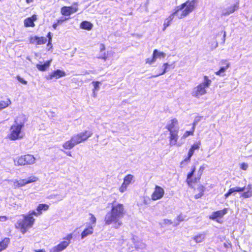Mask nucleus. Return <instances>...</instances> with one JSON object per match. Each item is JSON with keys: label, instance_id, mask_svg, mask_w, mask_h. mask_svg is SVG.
I'll list each match as a JSON object with an SVG mask.
<instances>
[{"label": "nucleus", "instance_id": "4468645a", "mask_svg": "<svg viewBox=\"0 0 252 252\" xmlns=\"http://www.w3.org/2000/svg\"><path fill=\"white\" fill-rule=\"evenodd\" d=\"M178 120L174 118L170 120L167 124L166 128L170 132L175 131L176 130L179 131V128L178 126Z\"/></svg>", "mask_w": 252, "mask_h": 252}, {"label": "nucleus", "instance_id": "e2e57ef3", "mask_svg": "<svg viewBox=\"0 0 252 252\" xmlns=\"http://www.w3.org/2000/svg\"><path fill=\"white\" fill-rule=\"evenodd\" d=\"M96 91H94V90H93V94H92V96L94 97H96V96H97V93H96Z\"/></svg>", "mask_w": 252, "mask_h": 252}, {"label": "nucleus", "instance_id": "0eeeda50", "mask_svg": "<svg viewBox=\"0 0 252 252\" xmlns=\"http://www.w3.org/2000/svg\"><path fill=\"white\" fill-rule=\"evenodd\" d=\"M135 243V238L130 239L122 240L120 242L121 248L120 252H132L134 250V244Z\"/></svg>", "mask_w": 252, "mask_h": 252}, {"label": "nucleus", "instance_id": "864d4df0", "mask_svg": "<svg viewBox=\"0 0 252 252\" xmlns=\"http://www.w3.org/2000/svg\"><path fill=\"white\" fill-rule=\"evenodd\" d=\"M197 189L199 192L203 193L204 191V187L202 185H200L198 186Z\"/></svg>", "mask_w": 252, "mask_h": 252}, {"label": "nucleus", "instance_id": "f3484780", "mask_svg": "<svg viewBox=\"0 0 252 252\" xmlns=\"http://www.w3.org/2000/svg\"><path fill=\"white\" fill-rule=\"evenodd\" d=\"M70 242L63 241L59 244L58 245L54 247L51 250L50 252H60L64 250L69 245Z\"/></svg>", "mask_w": 252, "mask_h": 252}, {"label": "nucleus", "instance_id": "6e6d98bb", "mask_svg": "<svg viewBox=\"0 0 252 252\" xmlns=\"http://www.w3.org/2000/svg\"><path fill=\"white\" fill-rule=\"evenodd\" d=\"M67 19V18H64L63 17H62L60 19L57 20V22L60 24L61 23H63Z\"/></svg>", "mask_w": 252, "mask_h": 252}, {"label": "nucleus", "instance_id": "423d86ee", "mask_svg": "<svg viewBox=\"0 0 252 252\" xmlns=\"http://www.w3.org/2000/svg\"><path fill=\"white\" fill-rule=\"evenodd\" d=\"M38 181V178L34 175H31L25 179H14L8 180L9 182L13 183L14 189L22 188L28 184L33 183Z\"/></svg>", "mask_w": 252, "mask_h": 252}, {"label": "nucleus", "instance_id": "bb28decb", "mask_svg": "<svg viewBox=\"0 0 252 252\" xmlns=\"http://www.w3.org/2000/svg\"><path fill=\"white\" fill-rule=\"evenodd\" d=\"M93 27V25L90 22L83 21L80 24V28L82 29L86 30L88 31L91 30Z\"/></svg>", "mask_w": 252, "mask_h": 252}, {"label": "nucleus", "instance_id": "e433bc0d", "mask_svg": "<svg viewBox=\"0 0 252 252\" xmlns=\"http://www.w3.org/2000/svg\"><path fill=\"white\" fill-rule=\"evenodd\" d=\"M49 205L46 204H39L36 209L37 211H39V214H42V211H47L49 209Z\"/></svg>", "mask_w": 252, "mask_h": 252}, {"label": "nucleus", "instance_id": "cd10ccee", "mask_svg": "<svg viewBox=\"0 0 252 252\" xmlns=\"http://www.w3.org/2000/svg\"><path fill=\"white\" fill-rule=\"evenodd\" d=\"M14 162L16 166L25 165V162L23 156L15 158L14 159Z\"/></svg>", "mask_w": 252, "mask_h": 252}, {"label": "nucleus", "instance_id": "a19ab883", "mask_svg": "<svg viewBox=\"0 0 252 252\" xmlns=\"http://www.w3.org/2000/svg\"><path fill=\"white\" fill-rule=\"evenodd\" d=\"M190 160V158L189 157H186L183 161H182L180 163V167L181 168H183L185 167Z\"/></svg>", "mask_w": 252, "mask_h": 252}, {"label": "nucleus", "instance_id": "ddd939ff", "mask_svg": "<svg viewBox=\"0 0 252 252\" xmlns=\"http://www.w3.org/2000/svg\"><path fill=\"white\" fill-rule=\"evenodd\" d=\"M66 75V73L64 71L57 69L46 76V79L48 80H52L53 78L58 79L61 77H64Z\"/></svg>", "mask_w": 252, "mask_h": 252}, {"label": "nucleus", "instance_id": "a211bd4d", "mask_svg": "<svg viewBox=\"0 0 252 252\" xmlns=\"http://www.w3.org/2000/svg\"><path fill=\"white\" fill-rule=\"evenodd\" d=\"M227 209L225 208L222 210L217 211L216 212H214L212 213L211 215L210 216L209 218L212 220H217V219L218 218H222L224 215L227 214Z\"/></svg>", "mask_w": 252, "mask_h": 252}, {"label": "nucleus", "instance_id": "052dcab7", "mask_svg": "<svg viewBox=\"0 0 252 252\" xmlns=\"http://www.w3.org/2000/svg\"><path fill=\"white\" fill-rule=\"evenodd\" d=\"M60 24L58 23L57 22V23H54L53 25V28L55 30L57 29V27H58V26Z\"/></svg>", "mask_w": 252, "mask_h": 252}, {"label": "nucleus", "instance_id": "774afa93", "mask_svg": "<svg viewBox=\"0 0 252 252\" xmlns=\"http://www.w3.org/2000/svg\"><path fill=\"white\" fill-rule=\"evenodd\" d=\"M35 251L36 252H45V250H44V249L38 250H35Z\"/></svg>", "mask_w": 252, "mask_h": 252}, {"label": "nucleus", "instance_id": "aec40b11", "mask_svg": "<svg viewBox=\"0 0 252 252\" xmlns=\"http://www.w3.org/2000/svg\"><path fill=\"white\" fill-rule=\"evenodd\" d=\"M51 62L52 60L46 61L43 64H42V63L40 62V63L36 65V67L39 71H45L49 68L51 65Z\"/></svg>", "mask_w": 252, "mask_h": 252}, {"label": "nucleus", "instance_id": "58836bf2", "mask_svg": "<svg viewBox=\"0 0 252 252\" xmlns=\"http://www.w3.org/2000/svg\"><path fill=\"white\" fill-rule=\"evenodd\" d=\"M24 25L26 27H34V24L33 22L32 21V19L28 18L25 20Z\"/></svg>", "mask_w": 252, "mask_h": 252}, {"label": "nucleus", "instance_id": "c85d7f7f", "mask_svg": "<svg viewBox=\"0 0 252 252\" xmlns=\"http://www.w3.org/2000/svg\"><path fill=\"white\" fill-rule=\"evenodd\" d=\"M153 55L157 61V59L164 58L166 56V54L164 52H159L158 50L155 49L153 51Z\"/></svg>", "mask_w": 252, "mask_h": 252}, {"label": "nucleus", "instance_id": "09e8293b", "mask_svg": "<svg viewBox=\"0 0 252 252\" xmlns=\"http://www.w3.org/2000/svg\"><path fill=\"white\" fill-rule=\"evenodd\" d=\"M39 211H37V210L36 211H32L29 212L28 215H31L32 217L33 215H34L35 216H38L41 214H39Z\"/></svg>", "mask_w": 252, "mask_h": 252}, {"label": "nucleus", "instance_id": "5701e85b", "mask_svg": "<svg viewBox=\"0 0 252 252\" xmlns=\"http://www.w3.org/2000/svg\"><path fill=\"white\" fill-rule=\"evenodd\" d=\"M175 16H176V14H174V12H173L168 18H167L164 20L163 31L165 30L166 28L170 25L171 23L174 18Z\"/></svg>", "mask_w": 252, "mask_h": 252}, {"label": "nucleus", "instance_id": "5fc2aeb1", "mask_svg": "<svg viewBox=\"0 0 252 252\" xmlns=\"http://www.w3.org/2000/svg\"><path fill=\"white\" fill-rule=\"evenodd\" d=\"M163 223L165 224H171L172 223V222L171 220L168 219H164L163 220Z\"/></svg>", "mask_w": 252, "mask_h": 252}, {"label": "nucleus", "instance_id": "ea45409f", "mask_svg": "<svg viewBox=\"0 0 252 252\" xmlns=\"http://www.w3.org/2000/svg\"><path fill=\"white\" fill-rule=\"evenodd\" d=\"M168 66L169 64L168 63H164L162 65V71L158 74L152 76V77H157L158 76L164 74L166 72Z\"/></svg>", "mask_w": 252, "mask_h": 252}, {"label": "nucleus", "instance_id": "72a5a7b5", "mask_svg": "<svg viewBox=\"0 0 252 252\" xmlns=\"http://www.w3.org/2000/svg\"><path fill=\"white\" fill-rule=\"evenodd\" d=\"M134 176L132 175L128 174L126 175L124 179L123 184L128 186L133 180Z\"/></svg>", "mask_w": 252, "mask_h": 252}, {"label": "nucleus", "instance_id": "473e14b6", "mask_svg": "<svg viewBox=\"0 0 252 252\" xmlns=\"http://www.w3.org/2000/svg\"><path fill=\"white\" fill-rule=\"evenodd\" d=\"M9 243V239L5 238L0 243V252L5 249Z\"/></svg>", "mask_w": 252, "mask_h": 252}, {"label": "nucleus", "instance_id": "603ef678", "mask_svg": "<svg viewBox=\"0 0 252 252\" xmlns=\"http://www.w3.org/2000/svg\"><path fill=\"white\" fill-rule=\"evenodd\" d=\"M248 167L247 163L243 162L241 164V168L244 170H246Z\"/></svg>", "mask_w": 252, "mask_h": 252}, {"label": "nucleus", "instance_id": "20e7f679", "mask_svg": "<svg viewBox=\"0 0 252 252\" xmlns=\"http://www.w3.org/2000/svg\"><path fill=\"white\" fill-rule=\"evenodd\" d=\"M211 82V80L208 77L205 76L203 81L192 89V95L196 98H199L201 96L207 93V89L210 87Z\"/></svg>", "mask_w": 252, "mask_h": 252}, {"label": "nucleus", "instance_id": "39448f33", "mask_svg": "<svg viewBox=\"0 0 252 252\" xmlns=\"http://www.w3.org/2000/svg\"><path fill=\"white\" fill-rule=\"evenodd\" d=\"M23 219L19 220L16 224V227L20 229L23 234H25L27 230L31 228L34 222V219L31 215H23Z\"/></svg>", "mask_w": 252, "mask_h": 252}, {"label": "nucleus", "instance_id": "f8f14e48", "mask_svg": "<svg viewBox=\"0 0 252 252\" xmlns=\"http://www.w3.org/2000/svg\"><path fill=\"white\" fill-rule=\"evenodd\" d=\"M179 131L177 130L175 131L169 132V144L171 146H173L177 145L178 146H180L182 145V143H177L178 139V133Z\"/></svg>", "mask_w": 252, "mask_h": 252}, {"label": "nucleus", "instance_id": "dca6fc26", "mask_svg": "<svg viewBox=\"0 0 252 252\" xmlns=\"http://www.w3.org/2000/svg\"><path fill=\"white\" fill-rule=\"evenodd\" d=\"M30 43L35 45H42L47 42V39L45 37H37L36 36L30 37Z\"/></svg>", "mask_w": 252, "mask_h": 252}, {"label": "nucleus", "instance_id": "bf43d9fd", "mask_svg": "<svg viewBox=\"0 0 252 252\" xmlns=\"http://www.w3.org/2000/svg\"><path fill=\"white\" fill-rule=\"evenodd\" d=\"M231 194H232L231 192L229 190L225 194L224 196H225V198H227Z\"/></svg>", "mask_w": 252, "mask_h": 252}, {"label": "nucleus", "instance_id": "c756f323", "mask_svg": "<svg viewBox=\"0 0 252 252\" xmlns=\"http://www.w3.org/2000/svg\"><path fill=\"white\" fill-rule=\"evenodd\" d=\"M134 245L135 246L134 247L138 251L144 250L146 247V244L140 241L136 242L135 241Z\"/></svg>", "mask_w": 252, "mask_h": 252}, {"label": "nucleus", "instance_id": "c03bdc74", "mask_svg": "<svg viewBox=\"0 0 252 252\" xmlns=\"http://www.w3.org/2000/svg\"><path fill=\"white\" fill-rule=\"evenodd\" d=\"M100 82L99 81H93L92 84L94 86L93 90L98 91L99 89V85Z\"/></svg>", "mask_w": 252, "mask_h": 252}, {"label": "nucleus", "instance_id": "a878e982", "mask_svg": "<svg viewBox=\"0 0 252 252\" xmlns=\"http://www.w3.org/2000/svg\"><path fill=\"white\" fill-rule=\"evenodd\" d=\"M195 170V167L193 166L192 168L191 172L188 174L187 181L188 184H189V185L190 183H192L193 182H196L197 181V180H198L196 178H195L194 180H193L192 179V177L194 174Z\"/></svg>", "mask_w": 252, "mask_h": 252}, {"label": "nucleus", "instance_id": "49530a36", "mask_svg": "<svg viewBox=\"0 0 252 252\" xmlns=\"http://www.w3.org/2000/svg\"><path fill=\"white\" fill-rule=\"evenodd\" d=\"M127 187L128 186L123 183L119 188L120 192H121V193H123L125 191H126L127 189Z\"/></svg>", "mask_w": 252, "mask_h": 252}, {"label": "nucleus", "instance_id": "6ab92c4d", "mask_svg": "<svg viewBox=\"0 0 252 252\" xmlns=\"http://www.w3.org/2000/svg\"><path fill=\"white\" fill-rule=\"evenodd\" d=\"M100 52L97 58L106 61L108 58V52H105V47L104 44H100L99 46Z\"/></svg>", "mask_w": 252, "mask_h": 252}, {"label": "nucleus", "instance_id": "4be33fe9", "mask_svg": "<svg viewBox=\"0 0 252 252\" xmlns=\"http://www.w3.org/2000/svg\"><path fill=\"white\" fill-rule=\"evenodd\" d=\"M94 227L88 225V226L82 232L81 234V239H84L88 236L92 235L94 232Z\"/></svg>", "mask_w": 252, "mask_h": 252}, {"label": "nucleus", "instance_id": "4d7b16f0", "mask_svg": "<svg viewBox=\"0 0 252 252\" xmlns=\"http://www.w3.org/2000/svg\"><path fill=\"white\" fill-rule=\"evenodd\" d=\"M7 220V218L6 216H0V221H4Z\"/></svg>", "mask_w": 252, "mask_h": 252}, {"label": "nucleus", "instance_id": "0e129e2a", "mask_svg": "<svg viewBox=\"0 0 252 252\" xmlns=\"http://www.w3.org/2000/svg\"><path fill=\"white\" fill-rule=\"evenodd\" d=\"M62 151H63V150H62ZM63 152L65 153L67 156H70V157H71L72 155H71V152H65L64 151H63Z\"/></svg>", "mask_w": 252, "mask_h": 252}, {"label": "nucleus", "instance_id": "f257e3e1", "mask_svg": "<svg viewBox=\"0 0 252 252\" xmlns=\"http://www.w3.org/2000/svg\"><path fill=\"white\" fill-rule=\"evenodd\" d=\"M125 213L126 211L123 204L113 203L111 206V211L105 216V224H113L115 228H119L123 224L121 219L124 217Z\"/></svg>", "mask_w": 252, "mask_h": 252}, {"label": "nucleus", "instance_id": "6e6552de", "mask_svg": "<svg viewBox=\"0 0 252 252\" xmlns=\"http://www.w3.org/2000/svg\"><path fill=\"white\" fill-rule=\"evenodd\" d=\"M93 133L92 131L85 130L83 132L76 134L72 136V140L75 144L77 145L79 143L86 141L89 137H91Z\"/></svg>", "mask_w": 252, "mask_h": 252}, {"label": "nucleus", "instance_id": "1a4fd4ad", "mask_svg": "<svg viewBox=\"0 0 252 252\" xmlns=\"http://www.w3.org/2000/svg\"><path fill=\"white\" fill-rule=\"evenodd\" d=\"M164 190L162 188L156 185L154 191L151 195V199L153 201L160 199L164 196Z\"/></svg>", "mask_w": 252, "mask_h": 252}, {"label": "nucleus", "instance_id": "4c0bfd02", "mask_svg": "<svg viewBox=\"0 0 252 252\" xmlns=\"http://www.w3.org/2000/svg\"><path fill=\"white\" fill-rule=\"evenodd\" d=\"M247 189H249L248 191L247 192H244L242 194V196L245 198H248L252 196V186L251 185H249L248 186Z\"/></svg>", "mask_w": 252, "mask_h": 252}, {"label": "nucleus", "instance_id": "f03ea898", "mask_svg": "<svg viewBox=\"0 0 252 252\" xmlns=\"http://www.w3.org/2000/svg\"><path fill=\"white\" fill-rule=\"evenodd\" d=\"M25 122L26 117L23 115L19 116L15 119L13 125L9 129V133L8 135L9 139L16 140L23 137L22 129L24 126Z\"/></svg>", "mask_w": 252, "mask_h": 252}, {"label": "nucleus", "instance_id": "338daca9", "mask_svg": "<svg viewBox=\"0 0 252 252\" xmlns=\"http://www.w3.org/2000/svg\"><path fill=\"white\" fill-rule=\"evenodd\" d=\"M51 32H49L48 33V35H47V37L49 38V40H52V37H51Z\"/></svg>", "mask_w": 252, "mask_h": 252}, {"label": "nucleus", "instance_id": "2f4dec72", "mask_svg": "<svg viewBox=\"0 0 252 252\" xmlns=\"http://www.w3.org/2000/svg\"><path fill=\"white\" fill-rule=\"evenodd\" d=\"M199 148V144L195 143L189 149L188 154V157L191 158L192 156L193 155L194 150L198 149Z\"/></svg>", "mask_w": 252, "mask_h": 252}, {"label": "nucleus", "instance_id": "9d476101", "mask_svg": "<svg viewBox=\"0 0 252 252\" xmlns=\"http://www.w3.org/2000/svg\"><path fill=\"white\" fill-rule=\"evenodd\" d=\"M220 69L216 71L215 74L218 76H224L225 75V72L230 66V63L227 60H222L220 61Z\"/></svg>", "mask_w": 252, "mask_h": 252}, {"label": "nucleus", "instance_id": "a18cd8bd", "mask_svg": "<svg viewBox=\"0 0 252 252\" xmlns=\"http://www.w3.org/2000/svg\"><path fill=\"white\" fill-rule=\"evenodd\" d=\"M204 169H205V167L203 165L201 166L200 167V168L198 171V178H197L198 180H199L200 178Z\"/></svg>", "mask_w": 252, "mask_h": 252}, {"label": "nucleus", "instance_id": "69168bd1", "mask_svg": "<svg viewBox=\"0 0 252 252\" xmlns=\"http://www.w3.org/2000/svg\"><path fill=\"white\" fill-rule=\"evenodd\" d=\"M218 46V43L217 42H215L214 44L213 45V49L216 48Z\"/></svg>", "mask_w": 252, "mask_h": 252}, {"label": "nucleus", "instance_id": "8fccbe9b", "mask_svg": "<svg viewBox=\"0 0 252 252\" xmlns=\"http://www.w3.org/2000/svg\"><path fill=\"white\" fill-rule=\"evenodd\" d=\"M185 220V217H184L182 215H179L176 218V220L178 222H181Z\"/></svg>", "mask_w": 252, "mask_h": 252}, {"label": "nucleus", "instance_id": "79ce46f5", "mask_svg": "<svg viewBox=\"0 0 252 252\" xmlns=\"http://www.w3.org/2000/svg\"><path fill=\"white\" fill-rule=\"evenodd\" d=\"M245 189V187L240 188V187H234L233 188H231L229 190L230 191L231 193H233L235 192H242Z\"/></svg>", "mask_w": 252, "mask_h": 252}, {"label": "nucleus", "instance_id": "37998d69", "mask_svg": "<svg viewBox=\"0 0 252 252\" xmlns=\"http://www.w3.org/2000/svg\"><path fill=\"white\" fill-rule=\"evenodd\" d=\"M156 62V60L154 57V56L153 55L152 58H148L146 60L145 63L146 64H148L150 65H151L155 63Z\"/></svg>", "mask_w": 252, "mask_h": 252}, {"label": "nucleus", "instance_id": "3c124183", "mask_svg": "<svg viewBox=\"0 0 252 252\" xmlns=\"http://www.w3.org/2000/svg\"><path fill=\"white\" fill-rule=\"evenodd\" d=\"M72 238V234H68L65 238H63L64 240H65L66 241L69 242L70 243V240Z\"/></svg>", "mask_w": 252, "mask_h": 252}, {"label": "nucleus", "instance_id": "7c9ffc66", "mask_svg": "<svg viewBox=\"0 0 252 252\" xmlns=\"http://www.w3.org/2000/svg\"><path fill=\"white\" fill-rule=\"evenodd\" d=\"M11 104V101L9 98H6L5 100L0 101V111L6 108Z\"/></svg>", "mask_w": 252, "mask_h": 252}, {"label": "nucleus", "instance_id": "9b49d317", "mask_svg": "<svg viewBox=\"0 0 252 252\" xmlns=\"http://www.w3.org/2000/svg\"><path fill=\"white\" fill-rule=\"evenodd\" d=\"M78 9L77 4L74 3L71 6L63 7L61 9V13L63 15L69 16L71 14L77 12Z\"/></svg>", "mask_w": 252, "mask_h": 252}, {"label": "nucleus", "instance_id": "c9c22d12", "mask_svg": "<svg viewBox=\"0 0 252 252\" xmlns=\"http://www.w3.org/2000/svg\"><path fill=\"white\" fill-rule=\"evenodd\" d=\"M205 238V234H199L194 236L192 239L195 241L196 243H199L202 242Z\"/></svg>", "mask_w": 252, "mask_h": 252}, {"label": "nucleus", "instance_id": "680f3d73", "mask_svg": "<svg viewBox=\"0 0 252 252\" xmlns=\"http://www.w3.org/2000/svg\"><path fill=\"white\" fill-rule=\"evenodd\" d=\"M30 18H32V21L34 22V21H36L37 19L36 15H34L32 17H30Z\"/></svg>", "mask_w": 252, "mask_h": 252}, {"label": "nucleus", "instance_id": "b1692460", "mask_svg": "<svg viewBox=\"0 0 252 252\" xmlns=\"http://www.w3.org/2000/svg\"><path fill=\"white\" fill-rule=\"evenodd\" d=\"M75 145H76L75 144L74 141L72 140V138L71 137L69 140L66 141L63 144V147L64 149L70 150L72 149Z\"/></svg>", "mask_w": 252, "mask_h": 252}, {"label": "nucleus", "instance_id": "f704fd0d", "mask_svg": "<svg viewBox=\"0 0 252 252\" xmlns=\"http://www.w3.org/2000/svg\"><path fill=\"white\" fill-rule=\"evenodd\" d=\"M89 216L90 217L89 218L90 222L89 223V226L94 227L96 222V219L94 216L91 213L89 214Z\"/></svg>", "mask_w": 252, "mask_h": 252}, {"label": "nucleus", "instance_id": "2eb2a0df", "mask_svg": "<svg viewBox=\"0 0 252 252\" xmlns=\"http://www.w3.org/2000/svg\"><path fill=\"white\" fill-rule=\"evenodd\" d=\"M239 4V1H238L235 4L227 7L226 8H224L222 10V15L223 16H228L233 13L238 9Z\"/></svg>", "mask_w": 252, "mask_h": 252}, {"label": "nucleus", "instance_id": "de8ad7c7", "mask_svg": "<svg viewBox=\"0 0 252 252\" xmlns=\"http://www.w3.org/2000/svg\"><path fill=\"white\" fill-rule=\"evenodd\" d=\"M16 78L17 79V80L21 83L22 84H24V85H27L28 82L27 81H26L25 80H24L23 78H22L21 76H20L19 75H17L16 76Z\"/></svg>", "mask_w": 252, "mask_h": 252}, {"label": "nucleus", "instance_id": "393cba45", "mask_svg": "<svg viewBox=\"0 0 252 252\" xmlns=\"http://www.w3.org/2000/svg\"><path fill=\"white\" fill-rule=\"evenodd\" d=\"M199 120H195L193 124L191 131H186L181 138V140L185 139L189 135H192L194 131L195 126Z\"/></svg>", "mask_w": 252, "mask_h": 252}, {"label": "nucleus", "instance_id": "13d9d810", "mask_svg": "<svg viewBox=\"0 0 252 252\" xmlns=\"http://www.w3.org/2000/svg\"><path fill=\"white\" fill-rule=\"evenodd\" d=\"M203 193L199 192L198 194H196L195 195V198L196 199L199 198L201 197L203 195Z\"/></svg>", "mask_w": 252, "mask_h": 252}, {"label": "nucleus", "instance_id": "7ed1b4c3", "mask_svg": "<svg viewBox=\"0 0 252 252\" xmlns=\"http://www.w3.org/2000/svg\"><path fill=\"white\" fill-rule=\"evenodd\" d=\"M196 0H188L175 8L174 14L179 19L185 18L191 13L195 8Z\"/></svg>", "mask_w": 252, "mask_h": 252}, {"label": "nucleus", "instance_id": "412c9836", "mask_svg": "<svg viewBox=\"0 0 252 252\" xmlns=\"http://www.w3.org/2000/svg\"><path fill=\"white\" fill-rule=\"evenodd\" d=\"M25 165L33 164L35 163L36 158L32 155H26L23 156Z\"/></svg>", "mask_w": 252, "mask_h": 252}]
</instances>
